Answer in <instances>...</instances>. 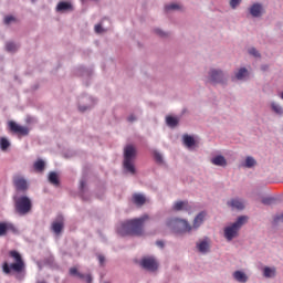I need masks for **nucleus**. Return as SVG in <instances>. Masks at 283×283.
<instances>
[{"instance_id": "obj_23", "label": "nucleus", "mask_w": 283, "mask_h": 283, "mask_svg": "<svg viewBox=\"0 0 283 283\" xmlns=\"http://www.w3.org/2000/svg\"><path fill=\"white\" fill-rule=\"evenodd\" d=\"M49 182H51V185H54L55 187H59L60 185L59 175H56V172H50Z\"/></svg>"}, {"instance_id": "obj_7", "label": "nucleus", "mask_w": 283, "mask_h": 283, "mask_svg": "<svg viewBox=\"0 0 283 283\" xmlns=\"http://www.w3.org/2000/svg\"><path fill=\"white\" fill-rule=\"evenodd\" d=\"M140 266L146 271H158V261L154 256H145L140 261Z\"/></svg>"}, {"instance_id": "obj_14", "label": "nucleus", "mask_w": 283, "mask_h": 283, "mask_svg": "<svg viewBox=\"0 0 283 283\" xmlns=\"http://www.w3.org/2000/svg\"><path fill=\"white\" fill-rule=\"evenodd\" d=\"M228 207H231V209H237L238 211H242V209H244V202L240 199H232L228 201Z\"/></svg>"}, {"instance_id": "obj_21", "label": "nucleus", "mask_w": 283, "mask_h": 283, "mask_svg": "<svg viewBox=\"0 0 283 283\" xmlns=\"http://www.w3.org/2000/svg\"><path fill=\"white\" fill-rule=\"evenodd\" d=\"M197 249H199L200 253H207L209 251V239H205L197 244Z\"/></svg>"}, {"instance_id": "obj_33", "label": "nucleus", "mask_w": 283, "mask_h": 283, "mask_svg": "<svg viewBox=\"0 0 283 283\" xmlns=\"http://www.w3.org/2000/svg\"><path fill=\"white\" fill-rule=\"evenodd\" d=\"M241 2L242 0H230V6L233 10H235V8H238V4Z\"/></svg>"}, {"instance_id": "obj_2", "label": "nucleus", "mask_w": 283, "mask_h": 283, "mask_svg": "<svg viewBox=\"0 0 283 283\" xmlns=\"http://www.w3.org/2000/svg\"><path fill=\"white\" fill-rule=\"evenodd\" d=\"M9 258L13 260V263L4 262L2 264V271L7 275H10V273H23L25 271V261H23V256H21V253L17 250L9 251Z\"/></svg>"}, {"instance_id": "obj_1", "label": "nucleus", "mask_w": 283, "mask_h": 283, "mask_svg": "<svg viewBox=\"0 0 283 283\" xmlns=\"http://www.w3.org/2000/svg\"><path fill=\"white\" fill-rule=\"evenodd\" d=\"M147 220H149V217L144 214L140 218L123 221L117 228V233L122 237L143 235Z\"/></svg>"}, {"instance_id": "obj_39", "label": "nucleus", "mask_w": 283, "mask_h": 283, "mask_svg": "<svg viewBox=\"0 0 283 283\" xmlns=\"http://www.w3.org/2000/svg\"><path fill=\"white\" fill-rule=\"evenodd\" d=\"M155 32L158 34V36H167V33L163 32L160 29H156Z\"/></svg>"}, {"instance_id": "obj_27", "label": "nucleus", "mask_w": 283, "mask_h": 283, "mask_svg": "<svg viewBox=\"0 0 283 283\" xmlns=\"http://www.w3.org/2000/svg\"><path fill=\"white\" fill-rule=\"evenodd\" d=\"M256 161L253 157H247L245 158V165L244 167H247L248 169H251V167H255Z\"/></svg>"}, {"instance_id": "obj_17", "label": "nucleus", "mask_w": 283, "mask_h": 283, "mask_svg": "<svg viewBox=\"0 0 283 283\" xmlns=\"http://www.w3.org/2000/svg\"><path fill=\"white\" fill-rule=\"evenodd\" d=\"M212 165H216L217 167H227V159L224 156L219 155L211 159Z\"/></svg>"}, {"instance_id": "obj_4", "label": "nucleus", "mask_w": 283, "mask_h": 283, "mask_svg": "<svg viewBox=\"0 0 283 283\" xmlns=\"http://www.w3.org/2000/svg\"><path fill=\"white\" fill-rule=\"evenodd\" d=\"M136 146L128 144L124 148V169L129 171V174H136V168L134 167V159L136 158Z\"/></svg>"}, {"instance_id": "obj_41", "label": "nucleus", "mask_w": 283, "mask_h": 283, "mask_svg": "<svg viewBox=\"0 0 283 283\" xmlns=\"http://www.w3.org/2000/svg\"><path fill=\"white\" fill-rule=\"evenodd\" d=\"M128 123H134L136 120V117L134 115L128 116L127 118Z\"/></svg>"}, {"instance_id": "obj_10", "label": "nucleus", "mask_w": 283, "mask_h": 283, "mask_svg": "<svg viewBox=\"0 0 283 283\" xmlns=\"http://www.w3.org/2000/svg\"><path fill=\"white\" fill-rule=\"evenodd\" d=\"M64 227H65V222L63 221V217H59L55 221L52 222L51 231H53L55 235H61Z\"/></svg>"}, {"instance_id": "obj_46", "label": "nucleus", "mask_w": 283, "mask_h": 283, "mask_svg": "<svg viewBox=\"0 0 283 283\" xmlns=\"http://www.w3.org/2000/svg\"><path fill=\"white\" fill-rule=\"evenodd\" d=\"M87 111V107H81L80 106V112H86Z\"/></svg>"}, {"instance_id": "obj_22", "label": "nucleus", "mask_w": 283, "mask_h": 283, "mask_svg": "<svg viewBox=\"0 0 283 283\" xmlns=\"http://www.w3.org/2000/svg\"><path fill=\"white\" fill-rule=\"evenodd\" d=\"M184 145H186L188 149H191V147L196 145V139L190 135H184Z\"/></svg>"}, {"instance_id": "obj_36", "label": "nucleus", "mask_w": 283, "mask_h": 283, "mask_svg": "<svg viewBox=\"0 0 283 283\" xmlns=\"http://www.w3.org/2000/svg\"><path fill=\"white\" fill-rule=\"evenodd\" d=\"M249 54H251L252 56H260V52H258V50H255L254 48L249 50Z\"/></svg>"}, {"instance_id": "obj_3", "label": "nucleus", "mask_w": 283, "mask_h": 283, "mask_svg": "<svg viewBox=\"0 0 283 283\" xmlns=\"http://www.w3.org/2000/svg\"><path fill=\"white\" fill-rule=\"evenodd\" d=\"M166 227L172 231V233H190L193 231L188 220L180 218H169L166 220Z\"/></svg>"}, {"instance_id": "obj_32", "label": "nucleus", "mask_w": 283, "mask_h": 283, "mask_svg": "<svg viewBox=\"0 0 283 283\" xmlns=\"http://www.w3.org/2000/svg\"><path fill=\"white\" fill-rule=\"evenodd\" d=\"M272 109L275 114H283L282 106L277 105L276 103H272Z\"/></svg>"}, {"instance_id": "obj_40", "label": "nucleus", "mask_w": 283, "mask_h": 283, "mask_svg": "<svg viewBox=\"0 0 283 283\" xmlns=\"http://www.w3.org/2000/svg\"><path fill=\"white\" fill-rule=\"evenodd\" d=\"M274 222H283V213L275 217Z\"/></svg>"}, {"instance_id": "obj_45", "label": "nucleus", "mask_w": 283, "mask_h": 283, "mask_svg": "<svg viewBox=\"0 0 283 283\" xmlns=\"http://www.w3.org/2000/svg\"><path fill=\"white\" fill-rule=\"evenodd\" d=\"M86 282L92 283V275L86 276Z\"/></svg>"}, {"instance_id": "obj_12", "label": "nucleus", "mask_w": 283, "mask_h": 283, "mask_svg": "<svg viewBox=\"0 0 283 283\" xmlns=\"http://www.w3.org/2000/svg\"><path fill=\"white\" fill-rule=\"evenodd\" d=\"M172 209L174 211H191V206H189V201H177Z\"/></svg>"}, {"instance_id": "obj_5", "label": "nucleus", "mask_w": 283, "mask_h": 283, "mask_svg": "<svg viewBox=\"0 0 283 283\" xmlns=\"http://www.w3.org/2000/svg\"><path fill=\"white\" fill-rule=\"evenodd\" d=\"M248 220H249V218L247 216L239 217L234 223H232L230 227H227L224 229V238L229 242H231V240H233V238H238V231H240V229H242L243 224H247Z\"/></svg>"}, {"instance_id": "obj_42", "label": "nucleus", "mask_w": 283, "mask_h": 283, "mask_svg": "<svg viewBox=\"0 0 283 283\" xmlns=\"http://www.w3.org/2000/svg\"><path fill=\"white\" fill-rule=\"evenodd\" d=\"M98 260H99V264H104L105 263V256L98 255Z\"/></svg>"}, {"instance_id": "obj_9", "label": "nucleus", "mask_w": 283, "mask_h": 283, "mask_svg": "<svg viewBox=\"0 0 283 283\" xmlns=\"http://www.w3.org/2000/svg\"><path fill=\"white\" fill-rule=\"evenodd\" d=\"M13 184L18 191H28V180H25V178H23L22 176H14Z\"/></svg>"}, {"instance_id": "obj_34", "label": "nucleus", "mask_w": 283, "mask_h": 283, "mask_svg": "<svg viewBox=\"0 0 283 283\" xmlns=\"http://www.w3.org/2000/svg\"><path fill=\"white\" fill-rule=\"evenodd\" d=\"M179 9H180V6L176 3L166 6V10H179Z\"/></svg>"}, {"instance_id": "obj_13", "label": "nucleus", "mask_w": 283, "mask_h": 283, "mask_svg": "<svg viewBox=\"0 0 283 283\" xmlns=\"http://www.w3.org/2000/svg\"><path fill=\"white\" fill-rule=\"evenodd\" d=\"M264 12V9L262 8V4L260 3H254L251 8H250V14H252L253 17L258 18V17H262V13Z\"/></svg>"}, {"instance_id": "obj_35", "label": "nucleus", "mask_w": 283, "mask_h": 283, "mask_svg": "<svg viewBox=\"0 0 283 283\" xmlns=\"http://www.w3.org/2000/svg\"><path fill=\"white\" fill-rule=\"evenodd\" d=\"M12 21H14V17H12V15H7L4 18L6 25H10V23H12Z\"/></svg>"}, {"instance_id": "obj_30", "label": "nucleus", "mask_w": 283, "mask_h": 283, "mask_svg": "<svg viewBox=\"0 0 283 283\" xmlns=\"http://www.w3.org/2000/svg\"><path fill=\"white\" fill-rule=\"evenodd\" d=\"M70 275H75L76 277H80V280H83L85 277V275L80 273L76 268L70 269Z\"/></svg>"}, {"instance_id": "obj_44", "label": "nucleus", "mask_w": 283, "mask_h": 283, "mask_svg": "<svg viewBox=\"0 0 283 283\" xmlns=\"http://www.w3.org/2000/svg\"><path fill=\"white\" fill-rule=\"evenodd\" d=\"M80 187H81V189H85V180H82V181L80 182Z\"/></svg>"}, {"instance_id": "obj_18", "label": "nucleus", "mask_w": 283, "mask_h": 283, "mask_svg": "<svg viewBox=\"0 0 283 283\" xmlns=\"http://www.w3.org/2000/svg\"><path fill=\"white\" fill-rule=\"evenodd\" d=\"M10 229H14V226H12V223L0 222V238H3V235H7Z\"/></svg>"}, {"instance_id": "obj_31", "label": "nucleus", "mask_w": 283, "mask_h": 283, "mask_svg": "<svg viewBox=\"0 0 283 283\" xmlns=\"http://www.w3.org/2000/svg\"><path fill=\"white\" fill-rule=\"evenodd\" d=\"M6 48L8 52H17V44L14 42H8Z\"/></svg>"}, {"instance_id": "obj_28", "label": "nucleus", "mask_w": 283, "mask_h": 283, "mask_svg": "<svg viewBox=\"0 0 283 283\" xmlns=\"http://www.w3.org/2000/svg\"><path fill=\"white\" fill-rule=\"evenodd\" d=\"M0 147H1L2 151H6L8 149V147H10V142L6 137H1Z\"/></svg>"}, {"instance_id": "obj_43", "label": "nucleus", "mask_w": 283, "mask_h": 283, "mask_svg": "<svg viewBox=\"0 0 283 283\" xmlns=\"http://www.w3.org/2000/svg\"><path fill=\"white\" fill-rule=\"evenodd\" d=\"M156 244H157V247H160V249H163V247H165V243L163 241H157Z\"/></svg>"}, {"instance_id": "obj_8", "label": "nucleus", "mask_w": 283, "mask_h": 283, "mask_svg": "<svg viewBox=\"0 0 283 283\" xmlns=\"http://www.w3.org/2000/svg\"><path fill=\"white\" fill-rule=\"evenodd\" d=\"M9 128L10 132H13V134H19L20 136H28L30 134V129L28 127L21 126L12 120L9 122Z\"/></svg>"}, {"instance_id": "obj_37", "label": "nucleus", "mask_w": 283, "mask_h": 283, "mask_svg": "<svg viewBox=\"0 0 283 283\" xmlns=\"http://www.w3.org/2000/svg\"><path fill=\"white\" fill-rule=\"evenodd\" d=\"M154 156H155V160H157V163H161L163 155H160V153H155Z\"/></svg>"}, {"instance_id": "obj_26", "label": "nucleus", "mask_w": 283, "mask_h": 283, "mask_svg": "<svg viewBox=\"0 0 283 283\" xmlns=\"http://www.w3.org/2000/svg\"><path fill=\"white\" fill-rule=\"evenodd\" d=\"M35 171H44L45 170V161L39 159L38 161L34 163L33 165Z\"/></svg>"}, {"instance_id": "obj_20", "label": "nucleus", "mask_w": 283, "mask_h": 283, "mask_svg": "<svg viewBox=\"0 0 283 283\" xmlns=\"http://www.w3.org/2000/svg\"><path fill=\"white\" fill-rule=\"evenodd\" d=\"M233 277H234V280H237V282H240V283H247L249 280L247 274L242 271H235L233 273Z\"/></svg>"}, {"instance_id": "obj_47", "label": "nucleus", "mask_w": 283, "mask_h": 283, "mask_svg": "<svg viewBox=\"0 0 283 283\" xmlns=\"http://www.w3.org/2000/svg\"><path fill=\"white\" fill-rule=\"evenodd\" d=\"M264 205H269V202L266 200H263Z\"/></svg>"}, {"instance_id": "obj_11", "label": "nucleus", "mask_w": 283, "mask_h": 283, "mask_svg": "<svg viewBox=\"0 0 283 283\" xmlns=\"http://www.w3.org/2000/svg\"><path fill=\"white\" fill-rule=\"evenodd\" d=\"M210 83H223L224 81V73L220 70H211L209 75Z\"/></svg>"}, {"instance_id": "obj_25", "label": "nucleus", "mask_w": 283, "mask_h": 283, "mask_svg": "<svg viewBox=\"0 0 283 283\" xmlns=\"http://www.w3.org/2000/svg\"><path fill=\"white\" fill-rule=\"evenodd\" d=\"M166 124L168 125V127H176L178 125V118L174 116H167Z\"/></svg>"}, {"instance_id": "obj_6", "label": "nucleus", "mask_w": 283, "mask_h": 283, "mask_svg": "<svg viewBox=\"0 0 283 283\" xmlns=\"http://www.w3.org/2000/svg\"><path fill=\"white\" fill-rule=\"evenodd\" d=\"M14 207L19 216H28L32 211V200L25 196L14 198Z\"/></svg>"}, {"instance_id": "obj_24", "label": "nucleus", "mask_w": 283, "mask_h": 283, "mask_svg": "<svg viewBox=\"0 0 283 283\" xmlns=\"http://www.w3.org/2000/svg\"><path fill=\"white\" fill-rule=\"evenodd\" d=\"M264 277H275V268L265 266L263 269Z\"/></svg>"}, {"instance_id": "obj_29", "label": "nucleus", "mask_w": 283, "mask_h": 283, "mask_svg": "<svg viewBox=\"0 0 283 283\" xmlns=\"http://www.w3.org/2000/svg\"><path fill=\"white\" fill-rule=\"evenodd\" d=\"M248 74L247 69H240L239 72L235 74V77L238 78V81H242V78H244Z\"/></svg>"}, {"instance_id": "obj_19", "label": "nucleus", "mask_w": 283, "mask_h": 283, "mask_svg": "<svg viewBox=\"0 0 283 283\" xmlns=\"http://www.w3.org/2000/svg\"><path fill=\"white\" fill-rule=\"evenodd\" d=\"M133 202L137 207H143V205H145V202H147V199L145 198V196H143L140 193H135V195H133Z\"/></svg>"}, {"instance_id": "obj_48", "label": "nucleus", "mask_w": 283, "mask_h": 283, "mask_svg": "<svg viewBox=\"0 0 283 283\" xmlns=\"http://www.w3.org/2000/svg\"><path fill=\"white\" fill-rule=\"evenodd\" d=\"M281 98L283 99V93L281 94Z\"/></svg>"}, {"instance_id": "obj_38", "label": "nucleus", "mask_w": 283, "mask_h": 283, "mask_svg": "<svg viewBox=\"0 0 283 283\" xmlns=\"http://www.w3.org/2000/svg\"><path fill=\"white\" fill-rule=\"evenodd\" d=\"M95 32H96L97 34H101V32H103V25H102V24H96V25H95Z\"/></svg>"}, {"instance_id": "obj_15", "label": "nucleus", "mask_w": 283, "mask_h": 283, "mask_svg": "<svg viewBox=\"0 0 283 283\" xmlns=\"http://www.w3.org/2000/svg\"><path fill=\"white\" fill-rule=\"evenodd\" d=\"M205 218H207V212H200L193 220L192 229H199V227L205 222Z\"/></svg>"}, {"instance_id": "obj_16", "label": "nucleus", "mask_w": 283, "mask_h": 283, "mask_svg": "<svg viewBox=\"0 0 283 283\" xmlns=\"http://www.w3.org/2000/svg\"><path fill=\"white\" fill-rule=\"evenodd\" d=\"M56 11L57 12H70V11H72V3L65 2V1L59 2L57 6H56Z\"/></svg>"}]
</instances>
